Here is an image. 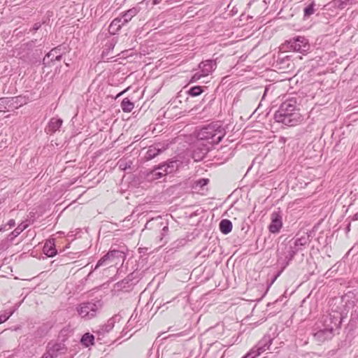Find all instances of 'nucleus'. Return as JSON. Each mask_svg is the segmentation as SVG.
Wrapping results in <instances>:
<instances>
[{"mask_svg": "<svg viewBox=\"0 0 358 358\" xmlns=\"http://www.w3.org/2000/svg\"><path fill=\"white\" fill-rule=\"evenodd\" d=\"M223 134L219 127L209 124L202 128L196 134V140L193 157L196 161L201 160L208 152L211 145L222 141Z\"/></svg>", "mask_w": 358, "mask_h": 358, "instance_id": "obj_1", "label": "nucleus"}, {"mask_svg": "<svg viewBox=\"0 0 358 358\" xmlns=\"http://www.w3.org/2000/svg\"><path fill=\"white\" fill-rule=\"evenodd\" d=\"M296 253V250L292 247V243L289 245H281L280 248L278 249V262L281 265L282 269L289 264Z\"/></svg>", "mask_w": 358, "mask_h": 358, "instance_id": "obj_2", "label": "nucleus"}, {"mask_svg": "<svg viewBox=\"0 0 358 358\" xmlns=\"http://www.w3.org/2000/svg\"><path fill=\"white\" fill-rule=\"evenodd\" d=\"M331 311L330 313L322 317L321 320L322 325L321 327H326L327 324H331L333 325L334 328L341 323L344 312L338 309V306L336 307L332 306Z\"/></svg>", "mask_w": 358, "mask_h": 358, "instance_id": "obj_3", "label": "nucleus"}, {"mask_svg": "<svg viewBox=\"0 0 358 358\" xmlns=\"http://www.w3.org/2000/svg\"><path fill=\"white\" fill-rule=\"evenodd\" d=\"M285 45L289 51L304 53L308 51L310 45L304 36H297L286 41Z\"/></svg>", "mask_w": 358, "mask_h": 358, "instance_id": "obj_4", "label": "nucleus"}, {"mask_svg": "<svg viewBox=\"0 0 358 358\" xmlns=\"http://www.w3.org/2000/svg\"><path fill=\"white\" fill-rule=\"evenodd\" d=\"M178 168V161H170L168 163L159 165L155 168L152 172L151 176L152 179H159L162 176L171 173L176 171Z\"/></svg>", "mask_w": 358, "mask_h": 358, "instance_id": "obj_5", "label": "nucleus"}, {"mask_svg": "<svg viewBox=\"0 0 358 358\" xmlns=\"http://www.w3.org/2000/svg\"><path fill=\"white\" fill-rule=\"evenodd\" d=\"M358 299L354 293L349 292L345 294L341 299H334V307L338 306V309L344 312L343 315L346 314L347 309L351 308L355 306Z\"/></svg>", "mask_w": 358, "mask_h": 358, "instance_id": "obj_6", "label": "nucleus"}, {"mask_svg": "<svg viewBox=\"0 0 358 358\" xmlns=\"http://www.w3.org/2000/svg\"><path fill=\"white\" fill-rule=\"evenodd\" d=\"M274 119L277 122L292 127L301 121V116L300 113H275Z\"/></svg>", "mask_w": 358, "mask_h": 358, "instance_id": "obj_7", "label": "nucleus"}, {"mask_svg": "<svg viewBox=\"0 0 358 358\" xmlns=\"http://www.w3.org/2000/svg\"><path fill=\"white\" fill-rule=\"evenodd\" d=\"M76 309L82 318L90 320L96 316L98 308L95 303L87 302L80 303Z\"/></svg>", "mask_w": 358, "mask_h": 358, "instance_id": "obj_8", "label": "nucleus"}, {"mask_svg": "<svg viewBox=\"0 0 358 358\" xmlns=\"http://www.w3.org/2000/svg\"><path fill=\"white\" fill-rule=\"evenodd\" d=\"M317 328L319 330L314 334V338L319 342H324V341L331 338L334 334V326L327 324V327H322L320 324H317Z\"/></svg>", "mask_w": 358, "mask_h": 358, "instance_id": "obj_9", "label": "nucleus"}, {"mask_svg": "<svg viewBox=\"0 0 358 358\" xmlns=\"http://www.w3.org/2000/svg\"><path fill=\"white\" fill-rule=\"evenodd\" d=\"M66 348L62 343H49L46 347V352L52 357L56 358L61 354L65 353Z\"/></svg>", "mask_w": 358, "mask_h": 358, "instance_id": "obj_10", "label": "nucleus"}, {"mask_svg": "<svg viewBox=\"0 0 358 358\" xmlns=\"http://www.w3.org/2000/svg\"><path fill=\"white\" fill-rule=\"evenodd\" d=\"M271 222L268 226L270 232L275 234L279 232L282 227V216L279 212H273L271 215Z\"/></svg>", "mask_w": 358, "mask_h": 358, "instance_id": "obj_11", "label": "nucleus"}, {"mask_svg": "<svg viewBox=\"0 0 358 358\" xmlns=\"http://www.w3.org/2000/svg\"><path fill=\"white\" fill-rule=\"evenodd\" d=\"M216 62L212 59L201 62L199 65L200 71L202 73V75H204L205 76L210 74L216 69Z\"/></svg>", "mask_w": 358, "mask_h": 358, "instance_id": "obj_12", "label": "nucleus"}, {"mask_svg": "<svg viewBox=\"0 0 358 358\" xmlns=\"http://www.w3.org/2000/svg\"><path fill=\"white\" fill-rule=\"evenodd\" d=\"M281 112H294L297 110H299V104H297L296 99L292 98L284 101L280 108Z\"/></svg>", "mask_w": 358, "mask_h": 358, "instance_id": "obj_13", "label": "nucleus"}, {"mask_svg": "<svg viewBox=\"0 0 358 358\" xmlns=\"http://www.w3.org/2000/svg\"><path fill=\"white\" fill-rule=\"evenodd\" d=\"M117 320H119L118 316L116 315L115 317H111L107 321V322L104 325L99 327L96 333L99 335H103L105 333L109 332L113 329Z\"/></svg>", "mask_w": 358, "mask_h": 358, "instance_id": "obj_14", "label": "nucleus"}, {"mask_svg": "<svg viewBox=\"0 0 358 358\" xmlns=\"http://www.w3.org/2000/svg\"><path fill=\"white\" fill-rule=\"evenodd\" d=\"M126 23L123 22V20L121 17L115 18L109 25L108 31L110 34H116L122 28V26L125 25Z\"/></svg>", "mask_w": 358, "mask_h": 358, "instance_id": "obj_15", "label": "nucleus"}, {"mask_svg": "<svg viewBox=\"0 0 358 358\" xmlns=\"http://www.w3.org/2000/svg\"><path fill=\"white\" fill-rule=\"evenodd\" d=\"M273 339L269 336H265L262 339L257 343L256 347L257 350L262 354L264 352L270 349V346L272 344Z\"/></svg>", "mask_w": 358, "mask_h": 358, "instance_id": "obj_16", "label": "nucleus"}, {"mask_svg": "<svg viewBox=\"0 0 358 358\" xmlns=\"http://www.w3.org/2000/svg\"><path fill=\"white\" fill-rule=\"evenodd\" d=\"M165 148L162 146L160 144H156L149 147L145 158L148 160L152 159L155 158L157 155H158L162 150H164Z\"/></svg>", "mask_w": 358, "mask_h": 358, "instance_id": "obj_17", "label": "nucleus"}, {"mask_svg": "<svg viewBox=\"0 0 358 358\" xmlns=\"http://www.w3.org/2000/svg\"><path fill=\"white\" fill-rule=\"evenodd\" d=\"M43 252L48 257H52L57 254V250L55 246V240H48L43 246Z\"/></svg>", "mask_w": 358, "mask_h": 358, "instance_id": "obj_18", "label": "nucleus"}, {"mask_svg": "<svg viewBox=\"0 0 358 358\" xmlns=\"http://www.w3.org/2000/svg\"><path fill=\"white\" fill-rule=\"evenodd\" d=\"M36 42V40H32L26 43L22 44L19 48L18 56H20V57H24L23 53L25 52L26 54H28L29 51L32 50L35 47Z\"/></svg>", "mask_w": 358, "mask_h": 358, "instance_id": "obj_19", "label": "nucleus"}, {"mask_svg": "<svg viewBox=\"0 0 358 358\" xmlns=\"http://www.w3.org/2000/svg\"><path fill=\"white\" fill-rule=\"evenodd\" d=\"M138 12L139 9L138 8L133 7L127 10L126 12H124V13H122L120 17L122 18L123 22L127 24L131 20V19L134 16H136L138 14Z\"/></svg>", "mask_w": 358, "mask_h": 358, "instance_id": "obj_20", "label": "nucleus"}, {"mask_svg": "<svg viewBox=\"0 0 358 358\" xmlns=\"http://www.w3.org/2000/svg\"><path fill=\"white\" fill-rule=\"evenodd\" d=\"M106 256L110 262H115L116 259H122L124 257V255L122 252L115 250L109 251Z\"/></svg>", "mask_w": 358, "mask_h": 358, "instance_id": "obj_21", "label": "nucleus"}, {"mask_svg": "<svg viewBox=\"0 0 358 358\" xmlns=\"http://www.w3.org/2000/svg\"><path fill=\"white\" fill-rule=\"evenodd\" d=\"M6 103H9V106H12L15 108H17L19 106L26 103V101L22 96H16L8 99V101Z\"/></svg>", "mask_w": 358, "mask_h": 358, "instance_id": "obj_22", "label": "nucleus"}, {"mask_svg": "<svg viewBox=\"0 0 358 358\" xmlns=\"http://www.w3.org/2000/svg\"><path fill=\"white\" fill-rule=\"evenodd\" d=\"M220 229L224 234H229L232 229L231 222L227 219L222 220L220 223Z\"/></svg>", "mask_w": 358, "mask_h": 358, "instance_id": "obj_23", "label": "nucleus"}, {"mask_svg": "<svg viewBox=\"0 0 358 358\" xmlns=\"http://www.w3.org/2000/svg\"><path fill=\"white\" fill-rule=\"evenodd\" d=\"M28 227V224L21 223L17 226L16 229H15L9 235L10 240L13 241L15 237L19 236L25 229Z\"/></svg>", "mask_w": 358, "mask_h": 358, "instance_id": "obj_24", "label": "nucleus"}, {"mask_svg": "<svg viewBox=\"0 0 358 358\" xmlns=\"http://www.w3.org/2000/svg\"><path fill=\"white\" fill-rule=\"evenodd\" d=\"M120 106L123 112H131L134 107V103L129 98H124L122 101Z\"/></svg>", "mask_w": 358, "mask_h": 358, "instance_id": "obj_25", "label": "nucleus"}, {"mask_svg": "<svg viewBox=\"0 0 358 358\" xmlns=\"http://www.w3.org/2000/svg\"><path fill=\"white\" fill-rule=\"evenodd\" d=\"M94 337L90 333L85 334L80 340L81 343L85 347H89L94 344Z\"/></svg>", "mask_w": 358, "mask_h": 358, "instance_id": "obj_26", "label": "nucleus"}, {"mask_svg": "<svg viewBox=\"0 0 358 358\" xmlns=\"http://www.w3.org/2000/svg\"><path fill=\"white\" fill-rule=\"evenodd\" d=\"M62 122V119L52 118L49 123V130L52 132L57 131L61 127Z\"/></svg>", "mask_w": 358, "mask_h": 358, "instance_id": "obj_27", "label": "nucleus"}, {"mask_svg": "<svg viewBox=\"0 0 358 358\" xmlns=\"http://www.w3.org/2000/svg\"><path fill=\"white\" fill-rule=\"evenodd\" d=\"M306 238H299L294 240L293 242V244H292V247L294 248L296 250V252L300 249L299 248L301 246H303L306 245Z\"/></svg>", "mask_w": 358, "mask_h": 358, "instance_id": "obj_28", "label": "nucleus"}, {"mask_svg": "<svg viewBox=\"0 0 358 358\" xmlns=\"http://www.w3.org/2000/svg\"><path fill=\"white\" fill-rule=\"evenodd\" d=\"M260 355L261 353L257 350V348L255 346L245 355L244 358H255Z\"/></svg>", "mask_w": 358, "mask_h": 358, "instance_id": "obj_29", "label": "nucleus"}, {"mask_svg": "<svg viewBox=\"0 0 358 358\" xmlns=\"http://www.w3.org/2000/svg\"><path fill=\"white\" fill-rule=\"evenodd\" d=\"M314 6H315V3L312 2L307 7H306L304 8L303 11H304V17H309L310 15H311L314 13V11H315Z\"/></svg>", "mask_w": 358, "mask_h": 358, "instance_id": "obj_30", "label": "nucleus"}, {"mask_svg": "<svg viewBox=\"0 0 358 358\" xmlns=\"http://www.w3.org/2000/svg\"><path fill=\"white\" fill-rule=\"evenodd\" d=\"M203 90L200 86H194L190 88L189 93L192 96H196L202 93Z\"/></svg>", "mask_w": 358, "mask_h": 358, "instance_id": "obj_31", "label": "nucleus"}, {"mask_svg": "<svg viewBox=\"0 0 358 358\" xmlns=\"http://www.w3.org/2000/svg\"><path fill=\"white\" fill-rule=\"evenodd\" d=\"M117 43V39L113 38L109 40L105 45V50H107V53L111 50H113Z\"/></svg>", "mask_w": 358, "mask_h": 358, "instance_id": "obj_32", "label": "nucleus"}, {"mask_svg": "<svg viewBox=\"0 0 358 358\" xmlns=\"http://www.w3.org/2000/svg\"><path fill=\"white\" fill-rule=\"evenodd\" d=\"M348 1L349 0H334L333 4L334 7L338 8H343L347 6Z\"/></svg>", "mask_w": 358, "mask_h": 358, "instance_id": "obj_33", "label": "nucleus"}, {"mask_svg": "<svg viewBox=\"0 0 358 358\" xmlns=\"http://www.w3.org/2000/svg\"><path fill=\"white\" fill-rule=\"evenodd\" d=\"M208 179L202 178L195 182L196 187H203L208 182Z\"/></svg>", "mask_w": 358, "mask_h": 358, "instance_id": "obj_34", "label": "nucleus"}, {"mask_svg": "<svg viewBox=\"0 0 358 358\" xmlns=\"http://www.w3.org/2000/svg\"><path fill=\"white\" fill-rule=\"evenodd\" d=\"M203 77H205V76L202 75V73L201 71L197 72L192 76V77L190 80V82H192V83L196 82L197 80H200Z\"/></svg>", "mask_w": 358, "mask_h": 358, "instance_id": "obj_35", "label": "nucleus"}, {"mask_svg": "<svg viewBox=\"0 0 358 358\" xmlns=\"http://www.w3.org/2000/svg\"><path fill=\"white\" fill-rule=\"evenodd\" d=\"M58 54L57 49L51 50L46 55L48 58H50L51 61L55 59V56Z\"/></svg>", "mask_w": 358, "mask_h": 358, "instance_id": "obj_36", "label": "nucleus"}, {"mask_svg": "<svg viewBox=\"0 0 358 358\" xmlns=\"http://www.w3.org/2000/svg\"><path fill=\"white\" fill-rule=\"evenodd\" d=\"M13 314V312L4 313L0 315V324L6 322Z\"/></svg>", "mask_w": 358, "mask_h": 358, "instance_id": "obj_37", "label": "nucleus"}, {"mask_svg": "<svg viewBox=\"0 0 358 358\" xmlns=\"http://www.w3.org/2000/svg\"><path fill=\"white\" fill-rule=\"evenodd\" d=\"M107 262H108V259L106 258V255L101 257L97 262L95 268L104 265Z\"/></svg>", "mask_w": 358, "mask_h": 358, "instance_id": "obj_38", "label": "nucleus"}, {"mask_svg": "<svg viewBox=\"0 0 358 358\" xmlns=\"http://www.w3.org/2000/svg\"><path fill=\"white\" fill-rule=\"evenodd\" d=\"M8 101V98H1L0 104L6 103ZM0 112H6L4 109L0 108Z\"/></svg>", "mask_w": 358, "mask_h": 358, "instance_id": "obj_39", "label": "nucleus"}, {"mask_svg": "<svg viewBox=\"0 0 358 358\" xmlns=\"http://www.w3.org/2000/svg\"><path fill=\"white\" fill-rule=\"evenodd\" d=\"M41 27V24L40 22H36L34 24L33 26V30L34 31H37L38 29H40V27Z\"/></svg>", "mask_w": 358, "mask_h": 358, "instance_id": "obj_40", "label": "nucleus"}, {"mask_svg": "<svg viewBox=\"0 0 358 358\" xmlns=\"http://www.w3.org/2000/svg\"><path fill=\"white\" fill-rule=\"evenodd\" d=\"M7 225H8L10 227H13L15 225V222L14 220H10L8 223H7Z\"/></svg>", "mask_w": 358, "mask_h": 358, "instance_id": "obj_41", "label": "nucleus"}, {"mask_svg": "<svg viewBox=\"0 0 358 358\" xmlns=\"http://www.w3.org/2000/svg\"><path fill=\"white\" fill-rule=\"evenodd\" d=\"M5 105H9V103H2V104H0V108H3L6 112H8L9 110V108L7 109L6 107L5 106Z\"/></svg>", "mask_w": 358, "mask_h": 358, "instance_id": "obj_42", "label": "nucleus"}, {"mask_svg": "<svg viewBox=\"0 0 358 358\" xmlns=\"http://www.w3.org/2000/svg\"><path fill=\"white\" fill-rule=\"evenodd\" d=\"M41 358H52V357L50 355H49V354H48L46 352L43 355V356L41 357Z\"/></svg>", "mask_w": 358, "mask_h": 358, "instance_id": "obj_43", "label": "nucleus"}, {"mask_svg": "<svg viewBox=\"0 0 358 358\" xmlns=\"http://www.w3.org/2000/svg\"><path fill=\"white\" fill-rule=\"evenodd\" d=\"M62 58V55L61 54H57L55 57V59L54 60H57V61H59Z\"/></svg>", "mask_w": 358, "mask_h": 358, "instance_id": "obj_44", "label": "nucleus"}, {"mask_svg": "<svg viewBox=\"0 0 358 358\" xmlns=\"http://www.w3.org/2000/svg\"><path fill=\"white\" fill-rule=\"evenodd\" d=\"M268 90H269V87H266L265 88L264 93V95L262 96V99H264V97H265L266 94L268 93Z\"/></svg>", "mask_w": 358, "mask_h": 358, "instance_id": "obj_45", "label": "nucleus"}, {"mask_svg": "<svg viewBox=\"0 0 358 358\" xmlns=\"http://www.w3.org/2000/svg\"><path fill=\"white\" fill-rule=\"evenodd\" d=\"M125 91H127V90H124V91H122V92H120V93L117 95L116 98L119 97L120 95H122L123 93H124V92H125Z\"/></svg>", "mask_w": 358, "mask_h": 358, "instance_id": "obj_46", "label": "nucleus"}, {"mask_svg": "<svg viewBox=\"0 0 358 358\" xmlns=\"http://www.w3.org/2000/svg\"><path fill=\"white\" fill-rule=\"evenodd\" d=\"M354 220H358V214H355L354 216Z\"/></svg>", "mask_w": 358, "mask_h": 358, "instance_id": "obj_47", "label": "nucleus"}, {"mask_svg": "<svg viewBox=\"0 0 358 358\" xmlns=\"http://www.w3.org/2000/svg\"><path fill=\"white\" fill-rule=\"evenodd\" d=\"M167 230H168V227L167 226L164 227L163 231H167Z\"/></svg>", "mask_w": 358, "mask_h": 358, "instance_id": "obj_48", "label": "nucleus"}, {"mask_svg": "<svg viewBox=\"0 0 358 358\" xmlns=\"http://www.w3.org/2000/svg\"><path fill=\"white\" fill-rule=\"evenodd\" d=\"M5 230V227H1L0 228V231H4Z\"/></svg>", "mask_w": 358, "mask_h": 358, "instance_id": "obj_49", "label": "nucleus"}, {"mask_svg": "<svg viewBox=\"0 0 358 358\" xmlns=\"http://www.w3.org/2000/svg\"><path fill=\"white\" fill-rule=\"evenodd\" d=\"M16 51H17V52H19V48L17 49L15 51H14V53H16ZM17 55H18V53H17Z\"/></svg>", "mask_w": 358, "mask_h": 358, "instance_id": "obj_50", "label": "nucleus"}, {"mask_svg": "<svg viewBox=\"0 0 358 358\" xmlns=\"http://www.w3.org/2000/svg\"><path fill=\"white\" fill-rule=\"evenodd\" d=\"M281 141H282L284 143L285 141V138H281Z\"/></svg>", "mask_w": 358, "mask_h": 358, "instance_id": "obj_51", "label": "nucleus"}, {"mask_svg": "<svg viewBox=\"0 0 358 358\" xmlns=\"http://www.w3.org/2000/svg\"><path fill=\"white\" fill-rule=\"evenodd\" d=\"M243 358H244V357H243Z\"/></svg>", "mask_w": 358, "mask_h": 358, "instance_id": "obj_52", "label": "nucleus"}]
</instances>
